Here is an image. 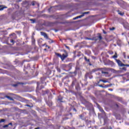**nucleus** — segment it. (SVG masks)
Returning a JSON list of instances; mask_svg holds the SVG:
<instances>
[{"label": "nucleus", "instance_id": "nucleus-41", "mask_svg": "<svg viewBox=\"0 0 129 129\" xmlns=\"http://www.w3.org/2000/svg\"><path fill=\"white\" fill-rule=\"evenodd\" d=\"M5 8H7V7H5Z\"/></svg>", "mask_w": 129, "mask_h": 129}, {"label": "nucleus", "instance_id": "nucleus-1", "mask_svg": "<svg viewBox=\"0 0 129 129\" xmlns=\"http://www.w3.org/2000/svg\"><path fill=\"white\" fill-rule=\"evenodd\" d=\"M66 54H62L61 55V54H59L58 53H55V55L57 56V57H59L60 58V59L62 60V61H64L67 57H68V53L67 52L65 51Z\"/></svg>", "mask_w": 129, "mask_h": 129}, {"label": "nucleus", "instance_id": "nucleus-7", "mask_svg": "<svg viewBox=\"0 0 129 129\" xmlns=\"http://www.w3.org/2000/svg\"><path fill=\"white\" fill-rule=\"evenodd\" d=\"M99 81H101V82H103V83H109V82H108V81H107L105 80H100Z\"/></svg>", "mask_w": 129, "mask_h": 129}, {"label": "nucleus", "instance_id": "nucleus-13", "mask_svg": "<svg viewBox=\"0 0 129 129\" xmlns=\"http://www.w3.org/2000/svg\"><path fill=\"white\" fill-rule=\"evenodd\" d=\"M5 120L4 119H2L1 120H0V123L1 122H5Z\"/></svg>", "mask_w": 129, "mask_h": 129}, {"label": "nucleus", "instance_id": "nucleus-29", "mask_svg": "<svg viewBox=\"0 0 129 129\" xmlns=\"http://www.w3.org/2000/svg\"><path fill=\"white\" fill-rule=\"evenodd\" d=\"M31 21H33V23H35V20H31Z\"/></svg>", "mask_w": 129, "mask_h": 129}, {"label": "nucleus", "instance_id": "nucleus-6", "mask_svg": "<svg viewBox=\"0 0 129 129\" xmlns=\"http://www.w3.org/2000/svg\"><path fill=\"white\" fill-rule=\"evenodd\" d=\"M82 17H84V14H83L81 16H77L75 18H73V20H77V19H80L81 18H82Z\"/></svg>", "mask_w": 129, "mask_h": 129}, {"label": "nucleus", "instance_id": "nucleus-37", "mask_svg": "<svg viewBox=\"0 0 129 129\" xmlns=\"http://www.w3.org/2000/svg\"><path fill=\"white\" fill-rule=\"evenodd\" d=\"M111 70H112L113 71H114V70H113V69H111Z\"/></svg>", "mask_w": 129, "mask_h": 129}, {"label": "nucleus", "instance_id": "nucleus-4", "mask_svg": "<svg viewBox=\"0 0 129 129\" xmlns=\"http://www.w3.org/2000/svg\"><path fill=\"white\" fill-rule=\"evenodd\" d=\"M116 62L117 63L118 66H120V67H122V66H124V64L122 63L121 61L117 59H115Z\"/></svg>", "mask_w": 129, "mask_h": 129}, {"label": "nucleus", "instance_id": "nucleus-42", "mask_svg": "<svg viewBox=\"0 0 129 129\" xmlns=\"http://www.w3.org/2000/svg\"><path fill=\"white\" fill-rule=\"evenodd\" d=\"M87 39H89V38H87Z\"/></svg>", "mask_w": 129, "mask_h": 129}, {"label": "nucleus", "instance_id": "nucleus-11", "mask_svg": "<svg viewBox=\"0 0 129 129\" xmlns=\"http://www.w3.org/2000/svg\"><path fill=\"white\" fill-rule=\"evenodd\" d=\"M84 58H85V61H86L87 62H90L89 59H87V58L86 57H85Z\"/></svg>", "mask_w": 129, "mask_h": 129}, {"label": "nucleus", "instance_id": "nucleus-18", "mask_svg": "<svg viewBox=\"0 0 129 129\" xmlns=\"http://www.w3.org/2000/svg\"><path fill=\"white\" fill-rule=\"evenodd\" d=\"M118 14L120 15V16H123V13H118Z\"/></svg>", "mask_w": 129, "mask_h": 129}, {"label": "nucleus", "instance_id": "nucleus-32", "mask_svg": "<svg viewBox=\"0 0 129 129\" xmlns=\"http://www.w3.org/2000/svg\"><path fill=\"white\" fill-rule=\"evenodd\" d=\"M17 86V85H13V86H14L15 87H16Z\"/></svg>", "mask_w": 129, "mask_h": 129}, {"label": "nucleus", "instance_id": "nucleus-15", "mask_svg": "<svg viewBox=\"0 0 129 129\" xmlns=\"http://www.w3.org/2000/svg\"><path fill=\"white\" fill-rule=\"evenodd\" d=\"M122 70H123L124 71H126V68H122Z\"/></svg>", "mask_w": 129, "mask_h": 129}, {"label": "nucleus", "instance_id": "nucleus-44", "mask_svg": "<svg viewBox=\"0 0 129 129\" xmlns=\"http://www.w3.org/2000/svg\"><path fill=\"white\" fill-rule=\"evenodd\" d=\"M128 114H129V112H128Z\"/></svg>", "mask_w": 129, "mask_h": 129}, {"label": "nucleus", "instance_id": "nucleus-10", "mask_svg": "<svg viewBox=\"0 0 129 129\" xmlns=\"http://www.w3.org/2000/svg\"><path fill=\"white\" fill-rule=\"evenodd\" d=\"M108 54H109L110 55H112L113 54V51H109L108 52Z\"/></svg>", "mask_w": 129, "mask_h": 129}, {"label": "nucleus", "instance_id": "nucleus-24", "mask_svg": "<svg viewBox=\"0 0 129 129\" xmlns=\"http://www.w3.org/2000/svg\"><path fill=\"white\" fill-rule=\"evenodd\" d=\"M35 2H32V6H35Z\"/></svg>", "mask_w": 129, "mask_h": 129}, {"label": "nucleus", "instance_id": "nucleus-36", "mask_svg": "<svg viewBox=\"0 0 129 129\" xmlns=\"http://www.w3.org/2000/svg\"><path fill=\"white\" fill-rule=\"evenodd\" d=\"M104 34H106V32H104Z\"/></svg>", "mask_w": 129, "mask_h": 129}, {"label": "nucleus", "instance_id": "nucleus-19", "mask_svg": "<svg viewBox=\"0 0 129 129\" xmlns=\"http://www.w3.org/2000/svg\"><path fill=\"white\" fill-rule=\"evenodd\" d=\"M99 39L100 40H101V39H102V37L100 35V36H99Z\"/></svg>", "mask_w": 129, "mask_h": 129}, {"label": "nucleus", "instance_id": "nucleus-22", "mask_svg": "<svg viewBox=\"0 0 129 129\" xmlns=\"http://www.w3.org/2000/svg\"><path fill=\"white\" fill-rule=\"evenodd\" d=\"M110 30L111 31H113V30H114V28L113 27L112 28H110Z\"/></svg>", "mask_w": 129, "mask_h": 129}, {"label": "nucleus", "instance_id": "nucleus-8", "mask_svg": "<svg viewBox=\"0 0 129 129\" xmlns=\"http://www.w3.org/2000/svg\"><path fill=\"white\" fill-rule=\"evenodd\" d=\"M112 58L114 59V60H115V59H116V58H117V54L116 53V52L115 53V55H114L112 56Z\"/></svg>", "mask_w": 129, "mask_h": 129}, {"label": "nucleus", "instance_id": "nucleus-33", "mask_svg": "<svg viewBox=\"0 0 129 129\" xmlns=\"http://www.w3.org/2000/svg\"><path fill=\"white\" fill-rule=\"evenodd\" d=\"M100 87L103 88V86H102V85H100Z\"/></svg>", "mask_w": 129, "mask_h": 129}, {"label": "nucleus", "instance_id": "nucleus-39", "mask_svg": "<svg viewBox=\"0 0 129 129\" xmlns=\"http://www.w3.org/2000/svg\"><path fill=\"white\" fill-rule=\"evenodd\" d=\"M107 57H108V55H107Z\"/></svg>", "mask_w": 129, "mask_h": 129}, {"label": "nucleus", "instance_id": "nucleus-34", "mask_svg": "<svg viewBox=\"0 0 129 129\" xmlns=\"http://www.w3.org/2000/svg\"><path fill=\"white\" fill-rule=\"evenodd\" d=\"M88 14V12H85L84 13V14Z\"/></svg>", "mask_w": 129, "mask_h": 129}, {"label": "nucleus", "instance_id": "nucleus-31", "mask_svg": "<svg viewBox=\"0 0 129 129\" xmlns=\"http://www.w3.org/2000/svg\"><path fill=\"white\" fill-rule=\"evenodd\" d=\"M3 10H4V8L0 9V11H3Z\"/></svg>", "mask_w": 129, "mask_h": 129}, {"label": "nucleus", "instance_id": "nucleus-35", "mask_svg": "<svg viewBox=\"0 0 129 129\" xmlns=\"http://www.w3.org/2000/svg\"><path fill=\"white\" fill-rule=\"evenodd\" d=\"M26 106L30 107L29 105H26Z\"/></svg>", "mask_w": 129, "mask_h": 129}, {"label": "nucleus", "instance_id": "nucleus-20", "mask_svg": "<svg viewBox=\"0 0 129 129\" xmlns=\"http://www.w3.org/2000/svg\"><path fill=\"white\" fill-rule=\"evenodd\" d=\"M107 86H108V87H110V86H112V84H110L109 85H107Z\"/></svg>", "mask_w": 129, "mask_h": 129}, {"label": "nucleus", "instance_id": "nucleus-26", "mask_svg": "<svg viewBox=\"0 0 129 129\" xmlns=\"http://www.w3.org/2000/svg\"><path fill=\"white\" fill-rule=\"evenodd\" d=\"M58 100L59 101H60V102H62V99H58Z\"/></svg>", "mask_w": 129, "mask_h": 129}, {"label": "nucleus", "instance_id": "nucleus-3", "mask_svg": "<svg viewBox=\"0 0 129 129\" xmlns=\"http://www.w3.org/2000/svg\"><path fill=\"white\" fill-rule=\"evenodd\" d=\"M107 65H109V66H111V67H114V66H115V63H114L112 61L108 60L107 62Z\"/></svg>", "mask_w": 129, "mask_h": 129}, {"label": "nucleus", "instance_id": "nucleus-40", "mask_svg": "<svg viewBox=\"0 0 129 129\" xmlns=\"http://www.w3.org/2000/svg\"><path fill=\"white\" fill-rule=\"evenodd\" d=\"M45 50H46V49H44Z\"/></svg>", "mask_w": 129, "mask_h": 129}, {"label": "nucleus", "instance_id": "nucleus-17", "mask_svg": "<svg viewBox=\"0 0 129 129\" xmlns=\"http://www.w3.org/2000/svg\"><path fill=\"white\" fill-rule=\"evenodd\" d=\"M107 87H108V86H107V85L103 86V88H107Z\"/></svg>", "mask_w": 129, "mask_h": 129}, {"label": "nucleus", "instance_id": "nucleus-14", "mask_svg": "<svg viewBox=\"0 0 129 129\" xmlns=\"http://www.w3.org/2000/svg\"><path fill=\"white\" fill-rule=\"evenodd\" d=\"M99 109H100V111H101V112H104L103 109H102L101 108H99Z\"/></svg>", "mask_w": 129, "mask_h": 129}, {"label": "nucleus", "instance_id": "nucleus-5", "mask_svg": "<svg viewBox=\"0 0 129 129\" xmlns=\"http://www.w3.org/2000/svg\"><path fill=\"white\" fill-rule=\"evenodd\" d=\"M41 36H43L46 39H48V35H47V34L44 32H41Z\"/></svg>", "mask_w": 129, "mask_h": 129}, {"label": "nucleus", "instance_id": "nucleus-23", "mask_svg": "<svg viewBox=\"0 0 129 129\" xmlns=\"http://www.w3.org/2000/svg\"><path fill=\"white\" fill-rule=\"evenodd\" d=\"M108 90L110 91H113V90L112 89H108Z\"/></svg>", "mask_w": 129, "mask_h": 129}, {"label": "nucleus", "instance_id": "nucleus-28", "mask_svg": "<svg viewBox=\"0 0 129 129\" xmlns=\"http://www.w3.org/2000/svg\"><path fill=\"white\" fill-rule=\"evenodd\" d=\"M66 48H67V49H69V47L67 46H66Z\"/></svg>", "mask_w": 129, "mask_h": 129}, {"label": "nucleus", "instance_id": "nucleus-2", "mask_svg": "<svg viewBox=\"0 0 129 129\" xmlns=\"http://www.w3.org/2000/svg\"><path fill=\"white\" fill-rule=\"evenodd\" d=\"M101 73L104 74V76L105 77H109V75H108V70L107 69H104L101 71Z\"/></svg>", "mask_w": 129, "mask_h": 129}, {"label": "nucleus", "instance_id": "nucleus-21", "mask_svg": "<svg viewBox=\"0 0 129 129\" xmlns=\"http://www.w3.org/2000/svg\"><path fill=\"white\" fill-rule=\"evenodd\" d=\"M11 42L14 44L15 43V41H14V40H11Z\"/></svg>", "mask_w": 129, "mask_h": 129}, {"label": "nucleus", "instance_id": "nucleus-38", "mask_svg": "<svg viewBox=\"0 0 129 129\" xmlns=\"http://www.w3.org/2000/svg\"><path fill=\"white\" fill-rule=\"evenodd\" d=\"M74 110L76 111V109H74Z\"/></svg>", "mask_w": 129, "mask_h": 129}, {"label": "nucleus", "instance_id": "nucleus-9", "mask_svg": "<svg viewBox=\"0 0 129 129\" xmlns=\"http://www.w3.org/2000/svg\"><path fill=\"white\" fill-rule=\"evenodd\" d=\"M125 77H127V74L123 75V78L124 80H126V79H125Z\"/></svg>", "mask_w": 129, "mask_h": 129}, {"label": "nucleus", "instance_id": "nucleus-30", "mask_svg": "<svg viewBox=\"0 0 129 129\" xmlns=\"http://www.w3.org/2000/svg\"><path fill=\"white\" fill-rule=\"evenodd\" d=\"M12 123H10L8 124V125H12Z\"/></svg>", "mask_w": 129, "mask_h": 129}, {"label": "nucleus", "instance_id": "nucleus-43", "mask_svg": "<svg viewBox=\"0 0 129 129\" xmlns=\"http://www.w3.org/2000/svg\"><path fill=\"white\" fill-rule=\"evenodd\" d=\"M90 65H91V64H90Z\"/></svg>", "mask_w": 129, "mask_h": 129}, {"label": "nucleus", "instance_id": "nucleus-25", "mask_svg": "<svg viewBox=\"0 0 129 129\" xmlns=\"http://www.w3.org/2000/svg\"><path fill=\"white\" fill-rule=\"evenodd\" d=\"M123 56H124V58H125V53H123Z\"/></svg>", "mask_w": 129, "mask_h": 129}, {"label": "nucleus", "instance_id": "nucleus-16", "mask_svg": "<svg viewBox=\"0 0 129 129\" xmlns=\"http://www.w3.org/2000/svg\"><path fill=\"white\" fill-rule=\"evenodd\" d=\"M8 126H9V124L5 125L3 126V127H4V128H6V127H8Z\"/></svg>", "mask_w": 129, "mask_h": 129}, {"label": "nucleus", "instance_id": "nucleus-12", "mask_svg": "<svg viewBox=\"0 0 129 129\" xmlns=\"http://www.w3.org/2000/svg\"><path fill=\"white\" fill-rule=\"evenodd\" d=\"M7 98L10 99V100H13V98H11L10 96H7Z\"/></svg>", "mask_w": 129, "mask_h": 129}, {"label": "nucleus", "instance_id": "nucleus-27", "mask_svg": "<svg viewBox=\"0 0 129 129\" xmlns=\"http://www.w3.org/2000/svg\"><path fill=\"white\" fill-rule=\"evenodd\" d=\"M124 66H126L127 67H129V64H124Z\"/></svg>", "mask_w": 129, "mask_h": 129}]
</instances>
